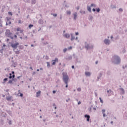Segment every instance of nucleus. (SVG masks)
Here are the masks:
<instances>
[{
	"label": "nucleus",
	"instance_id": "6ab92c4d",
	"mask_svg": "<svg viewBox=\"0 0 127 127\" xmlns=\"http://www.w3.org/2000/svg\"><path fill=\"white\" fill-rule=\"evenodd\" d=\"M93 16L91 15H90L88 17V19L89 20H90V21H92V20H93Z\"/></svg>",
	"mask_w": 127,
	"mask_h": 127
},
{
	"label": "nucleus",
	"instance_id": "09e8293b",
	"mask_svg": "<svg viewBox=\"0 0 127 127\" xmlns=\"http://www.w3.org/2000/svg\"><path fill=\"white\" fill-rule=\"evenodd\" d=\"M3 117L4 118H6V117H7V114H6V113H5V115H3Z\"/></svg>",
	"mask_w": 127,
	"mask_h": 127
},
{
	"label": "nucleus",
	"instance_id": "7c9ffc66",
	"mask_svg": "<svg viewBox=\"0 0 127 127\" xmlns=\"http://www.w3.org/2000/svg\"><path fill=\"white\" fill-rule=\"evenodd\" d=\"M51 15H53V16H54L55 17H57V14L51 13Z\"/></svg>",
	"mask_w": 127,
	"mask_h": 127
},
{
	"label": "nucleus",
	"instance_id": "f257e3e1",
	"mask_svg": "<svg viewBox=\"0 0 127 127\" xmlns=\"http://www.w3.org/2000/svg\"><path fill=\"white\" fill-rule=\"evenodd\" d=\"M112 63L115 65H119L121 64V58L118 55H114L112 57L111 59Z\"/></svg>",
	"mask_w": 127,
	"mask_h": 127
},
{
	"label": "nucleus",
	"instance_id": "72a5a7b5",
	"mask_svg": "<svg viewBox=\"0 0 127 127\" xmlns=\"http://www.w3.org/2000/svg\"><path fill=\"white\" fill-rule=\"evenodd\" d=\"M96 5L95 4H94V3H92L91 4V7L94 6V7H96Z\"/></svg>",
	"mask_w": 127,
	"mask_h": 127
},
{
	"label": "nucleus",
	"instance_id": "473e14b6",
	"mask_svg": "<svg viewBox=\"0 0 127 127\" xmlns=\"http://www.w3.org/2000/svg\"><path fill=\"white\" fill-rule=\"evenodd\" d=\"M12 81H13L12 80H9L8 83L9 84H12Z\"/></svg>",
	"mask_w": 127,
	"mask_h": 127
},
{
	"label": "nucleus",
	"instance_id": "5701e85b",
	"mask_svg": "<svg viewBox=\"0 0 127 127\" xmlns=\"http://www.w3.org/2000/svg\"><path fill=\"white\" fill-rule=\"evenodd\" d=\"M120 90L122 92V94H125V90L124 89V88H120Z\"/></svg>",
	"mask_w": 127,
	"mask_h": 127
},
{
	"label": "nucleus",
	"instance_id": "9b49d317",
	"mask_svg": "<svg viewBox=\"0 0 127 127\" xmlns=\"http://www.w3.org/2000/svg\"><path fill=\"white\" fill-rule=\"evenodd\" d=\"M73 15L74 20H76V19H77V15H78V13H77V12H75L73 14Z\"/></svg>",
	"mask_w": 127,
	"mask_h": 127
},
{
	"label": "nucleus",
	"instance_id": "5fc2aeb1",
	"mask_svg": "<svg viewBox=\"0 0 127 127\" xmlns=\"http://www.w3.org/2000/svg\"><path fill=\"white\" fill-rule=\"evenodd\" d=\"M103 118H105V117H106V113H104V114H103Z\"/></svg>",
	"mask_w": 127,
	"mask_h": 127
},
{
	"label": "nucleus",
	"instance_id": "864d4df0",
	"mask_svg": "<svg viewBox=\"0 0 127 127\" xmlns=\"http://www.w3.org/2000/svg\"><path fill=\"white\" fill-rule=\"evenodd\" d=\"M8 124H9V125H11V120H10V121H9Z\"/></svg>",
	"mask_w": 127,
	"mask_h": 127
},
{
	"label": "nucleus",
	"instance_id": "e433bc0d",
	"mask_svg": "<svg viewBox=\"0 0 127 127\" xmlns=\"http://www.w3.org/2000/svg\"><path fill=\"white\" fill-rule=\"evenodd\" d=\"M31 27H33V25H32V24H30L29 25V28H31Z\"/></svg>",
	"mask_w": 127,
	"mask_h": 127
},
{
	"label": "nucleus",
	"instance_id": "f03ea898",
	"mask_svg": "<svg viewBox=\"0 0 127 127\" xmlns=\"http://www.w3.org/2000/svg\"><path fill=\"white\" fill-rule=\"evenodd\" d=\"M63 80L66 84L65 88H68V81L69 80V76L67 75L66 72H63Z\"/></svg>",
	"mask_w": 127,
	"mask_h": 127
},
{
	"label": "nucleus",
	"instance_id": "f3484780",
	"mask_svg": "<svg viewBox=\"0 0 127 127\" xmlns=\"http://www.w3.org/2000/svg\"><path fill=\"white\" fill-rule=\"evenodd\" d=\"M38 23H39V24H43V20L42 19H40L38 21Z\"/></svg>",
	"mask_w": 127,
	"mask_h": 127
},
{
	"label": "nucleus",
	"instance_id": "20e7f679",
	"mask_svg": "<svg viewBox=\"0 0 127 127\" xmlns=\"http://www.w3.org/2000/svg\"><path fill=\"white\" fill-rule=\"evenodd\" d=\"M104 43H105L106 45H110V44H111V41L108 39H105L104 40Z\"/></svg>",
	"mask_w": 127,
	"mask_h": 127
},
{
	"label": "nucleus",
	"instance_id": "680f3d73",
	"mask_svg": "<svg viewBox=\"0 0 127 127\" xmlns=\"http://www.w3.org/2000/svg\"><path fill=\"white\" fill-rule=\"evenodd\" d=\"M17 31H20V28H17Z\"/></svg>",
	"mask_w": 127,
	"mask_h": 127
},
{
	"label": "nucleus",
	"instance_id": "69168bd1",
	"mask_svg": "<svg viewBox=\"0 0 127 127\" xmlns=\"http://www.w3.org/2000/svg\"><path fill=\"white\" fill-rule=\"evenodd\" d=\"M75 35H79V33L78 32H76L75 33Z\"/></svg>",
	"mask_w": 127,
	"mask_h": 127
},
{
	"label": "nucleus",
	"instance_id": "c85d7f7f",
	"mask_svg": "<svg viewBox=\"0 0 127 127\" xmlns=\"http://www.w3.org/2000/svg\"><path fill=\"white\" fill-rule=\"evenodd\" d=\"M47 67H48V68H49V67H50V63L47 62Z\"/></svg>",
	"mask_w": 127,
	"mask_h": 127
},
{
	"label": "nucleus",
	"instance_id": "b1692460",
	"mask_svg": "<svg viewBox=\"0 0 127 127\" xmlns=\"http://www.w3.org/2000/svg\"><path fill=\"white\" fill-rule=\"evenodd\" d=\"M66 60H72V56L68 57L66 59Z\"/></svg>",
	"mask_w": 127,
	"mask_h": 127
},
{
	"label": "nucleus",
	"instance_id": "8fccbe9b",
	"mask_svg": "<svg viewBox=\"0 0 127 127\" xmlns=\"http://www.w3.org/2000/svg\"><path fill=\"white\" fill-rule=\"evenodd\" d=\"M12 66H13V67H15L16 66H15V63H14L12 64Z\"/></svg>",
	"mask_w": 127,
	"mask_h": 127
},
{
	"label": "nucleus",
	"instance_id": "13d9d810",
	"mask_svg": "<svg viewBox=\"0 0 127 127\" xmlns=\"http://www.w3.org/2000/svg\"><path fill=\"white\" fill-rule=\"evenodd\" d=\"M122 52H123V53H126V50H125V49H124V50H123Z\"/></svg>",
	"mask_w": 127,
	"mask_h": 127
},
{
	"label": "nucleus",
	"instance_id": "4d7b16f0",
	"mask_svg": "<svg viewBox=\"0 0 127 127\" xmlns=\"http://www.w3.org/2000/svg\"><path fill=\"white\" fill-rule=\"evenodd\" d=\"M23 39H26L27 38V36H25L24 38H23Z\"/></svg>",
	"mask_w": 127,
	"mask_h": 127
},
{
	"label": "nucleus",
	"instance_id": "de8ad7c7",
	"mask_svg": "<svg viewBox=\"0 0 127 127\" xmlns=\"http://www.w3.org/2000/svg\"><path fill=\"white\" fill-rule=\"evenodd\" d=\"M45 59H46V60H48V59H49V57H48V56H46Z\"/></svg>",
	"mask_w": 127,
	"mask_h": 127
},
{
	"label": "nucleus",
	"instance_id": "bb28decb",
	"mask_svg": "<svg viewBox=\"0 0 127 127\" xmlns=\"http://www.w3.org/2000/svg\"><path fill=\"white\" fill-rule=\"evenodd\" d=\"M111 8L112 9H113V8H116V5H111Z\"/></svg>",
	"mask_w": 127,
	"mask_h": 127
},
{
	"label": "nucleus",
	"instance_id": "49530a36",
	"mask_svg": "<svg viewBox=\"0 0 127 127\" xmlns=\"http://www.w3.org/2000/svg\"><path fill=\"white\" fill-rule=\"evenodd\" d=\"M107 74L109 75H111V71H107Z\"/></svg>",
	"mask_w": 127,
	"mask_h": 127
},
{
	"label": "nucleus",
	"instance_id": "a211bd4d",
	"mask_svg": "<svg viewBox=\"0 0 127 127\" xmlns=\"http://www.w3.org/2000/svg\"><path fill=\"white\" fill-rule=\"evenodd\" d=\"M6 112H7L9 116H12V113L11 112L10 110H6Z\"/></svg>",
	"mask_w": 127,
	"mask_h": 127
},
{
	"label": "nucleus",
	"instance_id": "ddd939ff",
	"mask_svg": "<svg viewBox=\"0 0 127 127\" xmlns=\"http://www.w3.org/2000/svg\"><path fill=\"white\" fill-rule=\"evenodd\" d=\"M40 95H41V91L39 90V91L36 92V97L38 98V97H40Z\"/></svg>",
	"mask_w": 127,
	"mask_h": 127
},
{
	"label": "nucleus",
	"instance_id": "79ce46f5",
	"mask_svg": "<svg viewBox=\"0 0 127 127\" xmlns=\"http://www.w3.org/2000/svg\"><path fill=\"white\" fill-rule=\"evenodd\" d=\"M100 11H101V9H99V8H97V9H96V11H97V12H99Z\"/></svg>",
	"mask_w": 127,
	"mask_h": 127
},
{
	"label": "nucleus",
	"instance_id": "423d86ee",
	"mask_svg": "<svg viewBox=\"0 0 127 127\" xmlns=\"http://www.w3.org/2000/svg\"><path fill=\"white\" fill-rule=\"evenodd\" d=\"M107 95H108V97L112 96V95H113V94H114V92H113V91H112V90H111V89L107 90Z\"/></svg>",
	"mask_w": 127,
	"mask_h": 127
},
{
	"label": "nucleus",
	"instance_id": "a19ab883",
	"mask_svg": "<svg viewBox=\"0 0 127 127\" xmlns=\"http://www.w3.org/2000/svg\"><path fill=\"white\" fill-rule=\"evenodd\" d=\"M77 91H78V92H81V88H78Z\"/></svg>",
	"mask_w": 127,
	"mask_h": 127
},
{
	"label": "nucleus",
	"instance_id": "dca6fc26",
	"mask_svg": "<svg viewBox=\"0 0 127 127\" xmlns=\"http://www.w3.org/2000/svg\"><path fill=\"white\" fill-rule=\"evenodd\" d=\"M64 37H65L66 38H70V34H69L66 33V34H65L64 35Z\"/></svg>",
	"mask_w": 127,
	"mask_h": 127
},
{
	"label": "nucleus",
	"instance_id": "7ed1b4c3",
	"mask_svg": "<svg viewBox=\"0 0 127 127\" xmlns=\"http://www.w3.org/2000/svg\"><path fill=\"white\" fill-rule=\"evenodd\" d=\"M85 48H86V50H90L91 49H93L94 48V45L92 44H88V43H85Z\"/></svg>",
	"mask_w": 127,
	"mask_h": 127
},
{
	"label": "nucleus",
	"instance_id": "603ef678",
	"mask_svg": "<svg viewBox=\"0 0 127 127\" xmlns=\"http://www.w3.org/2000/svg\"><path fill=\"white\" fill-rule=\"evenodd\" d=\"M8 14H9L10 15H12V13H11V12H8Z\"/></svg>",
	"mask_w": 127,
	"mask_h": 127
},
{
	"label": "nucleus",
	"instance_id": "1a4fd4ad",
	"mask_svg": "<svg viewBox=\"0 0 127 127\" xmlns=\"http://www.w3.org/2000/svg\"><path fill=\"white\" fill-rule=\"evenodd\" d=\"M12 96H9L8 97H6V100H7V101H13V99H12Z\"/></svg>",
	"mask_w": 127,
	"mask_h": 127
},
{
	"label": "nucleus",
	"instance_id": "f8f14e48",
	"mask_svg": "<svg viewBox=\"0 0 127 127\" xmlns=\"http://www.w3.org/2000/svg\"><path fill=\"white\" fill-rule=\"evenodd\" d=\"M85 76H86V77H90V76H91V73L90 72L86 71L85 72Z\"/></svg>",
	"mask_w": 127,
	"mask_h": 127
},
{
	"label": "nucleus",
	"instance_id": "aec40b11",
	"mask_svg": "<svg viewBox=\"0 0 127 127\" xmlns=\"http://www.w3.org/2000/svg\"><path fill=\"white\" fill-rule=\"evenodd\" d=\"M102 77V73H99V75L97 76V81H99L100 78Z\"/></svg>",
	"mask_w": 127,
	"mask_h": 127
},
{
	"label": "nucleus",
	"instance_id": "c03bdc74",
	"mask_svg": "<svg viewBox=\"0 0 127 127\" xmlns=\"http://www.w3.org/2000/svg\"><path fill=\"white\" fill-rule=\"evenodd\" d=\"M3 81L4 82H3V83H5V81H7V78H5L4 79H3Z\"/></svg>",
	"mask_w": 127,
	"mask_h": 127
},
{
	"label": "nucleus",
	"instance_id": "a18cd8bd",
	"mask_svg": "<svg viewBox=\"0 0 127 127\" xmlns=\"http://www.w3.org/2000/svg\"><path fill=\"white\" fill-rule=\"evenodd\" d=\"M72 48H73V47H72V46H70L68 48V50H71V49H72Z\"/></svg>",
	"mask_w": 127,
	"mask_h": 127
},
{
	"label": "nucleus",
	"instance_id": "4c0bfd02",
	"mask_svg": "<svg viewBox=\"0 0 127 127\" xmlns=\"http://www.w3.org/2000/svg\"><path fill=\"white\" fill-rule=\"evenodd\" d=\"M66 51H67V48H64L63 50L64 53H65L66 52Z\"/></svg>",
	"mask_w": 127,
	"mask_h": 127
},
{
	"label": "nucleus",
	"instance_id": "c9c22d12",
	"mask_svg": "<svg viewBox=\"0 0 127 127\" xmlns=\"http://www.w3.org/2000/svg\"><path fill=\"white\" fill-rule=\"evenodd\" d=\"M15 54H19L20 51H16L15 52Z\"/></svg>",
	"mask_w": 127,
	"mask_h": 127
},
{
	"label": "nucleus",
	"instance_id": "6e6552de",
	"mask_svg": "<svg viewBox=\"0 0 127 127\" xmlns=\"http://www.w3.org/2000/svg\"><path fill=\"white\" fill-rule=\"evenodd\" d=\"M52 65H55L56 64V62H58V59L55 58V60L52 61Z\"/></svg>",
	"mask_w": 127,
	"mask_h": 127
},
{
	"label": "nucleus",
	"instance_id": "3c124183",
	"mask_svg": "<svg viewBox=\"0 0 127 127\" xmlns=\"http://www.w3.org/2000/svg\"><path fill=\"white\" fill-rule=\"evenodd\" d=\"M15 77V75H14V74H13L12 75V79H14Z\"/></svg>",
	"mask_w": 127,
	"mask_h": 127
},
{
	"label": "nucleus",
	"instance_id": "412c9836",
	"mask_svg": "<svg viewBox=\"0 0 127 127\" xmlns=\"http://www.w3.org/2000/svg\"><path fill=\"white\" fill-rule=\"evenodd\" d=\"M87 10H88V11H89V12H92V10L91 9V7L88 6H87Z\"/></svg>",
	"mask_w": 127,
	"mask_h": 127
},
{
	"label": "nucleus",
	"instance_id": "bf43d9fd",
	"mask_svg": "<svg viewBox=\"0 0 127 127\" xmlns=\"http://www.w3.org/2000/svg\"><path fill=\"white\" fill-rule=\"evenodd\" d=\"M35 74H36L35 71L33 72L32 75H35Z\"/></svg>",
	"mask_w": 127,
	"mask_h": 127
},
{
	"label": "nucleus",
	"instance_id": "ea45409f",
	"mask_svg": "<svg viewBox=\"0 0 127 127\" xmlns=\"http://www.w3.org/2000/svg\"><path fill=\"white\" fill-rule=\"evenodd\" d=\"M3 51V48L2 47V49H1V50H0V52L1 53H2Z\"/></svg>",
	"mask_w": 127,
	"mask_h": 127
},
{
	"label": "nucleus",
	"instance_id": "f704fd0d",
	"mask_svg": "<svg viewBox=\"0 0 127 127\" xmlns=\"http://www.w3.org/2000/svg\"><path fill=\"white\" fill-rule=\"evenodd\" d=\"M12 74L11 73H9V78L11 79L12 78Z\"/></svg>",
	"mask_w": 127,
	"mask_h": 127
},
{
	"label": "nucleus",
	"instance_id": "052dcab7",
	"mask_svg": "<svg viewBox=\"0 0 127 127\" xmlns=\"http://www.w3.org/2000/svg\"><path fill=\"white\" fill-rule=\"evenodd\" d=\"M70 98H68V99L66 100V102H67V103H68V101H70Z\"/></svg>",
	"mask_w": 127,
	"mask_h": 127
},
{
	"label": "nucleus",
	"instance_id": "e2e57ef3",
	"mask_svg": "<svg viewBox=\"0 0 127 127\" xmlns=\"http://www.w3.org/2000/svg\"><path fill=\"white\" fill-rule=\"evenodd\" d=\"M18 23H21V20H18Z\"/></svg>",
	"mask_w": 127,
	"mask_h": 127
},
{
	"label": "nucleus",
	"instance_id": "58836bf2",
	"mask_svg": "<svg viewBox=\"0 0 127 127\" xmlns=\"http://www.w3.org/2000/svg\"><path fill=\"white\" fill-rule=\"evenodd\" d=\"M119 10L120 11V12H123V8H119Z\"/></svg>",
	"mask_w": 127,
	"mask_h": 127
},
{
	"label": "nucleus",
	"instance_id": "2f4dec72",
	"mask_svg": "<svg viewBox=\"0 0 127 127\" xmlns=\"http://www.w3.org/2000/svg\"><path fill=\"white\" fill-rule=\"evenodd\" d=\"M66 13H67V14H68L69 15H70V14H71V11H67Z\"/></svg>",
	"mask_w": 127,
	"mask_h": 127
},
{
	"label": "nucleus",
	"instance_id": "4be33fe9",
	"mask_svg": "<svg viewBox=\"0 0 127 127\" xmlns=\"http://www.w3.org/2000/svg\"><path fill=\"white\" fill-rule=\"evenodd\" d=\"M31 3L32 4H35L36 3V0H32Z\"/></svg>",
	"mask_w": 127,
	"mask_h": 127
},
{
	"label": "nucleus",
	"instance_id": "37998d69",
	"mask_svg": "<svg viewBox=\"0 0 127 127\" xmlns=\"http://www.w3.org/2000/svg\"><path fill=\"white\" fill-rule=\"evenodd\" d=\"M127 65H123V69H126V68H127Z\"/></svg>",
	"mask_w": 127,
	"mask_h": 127
},
{
	"label": "nucleus",
	"instance_id": "c756f323",
	"mask_svg": "<svg viewBox=\"0 0 127 127\" xmlns=\"http://www.w3.org/2000/svg\"><path fill=\"white\" fill-rule=\"evenodd\" d=\"M99 100L100 101V103H101L102 104H103V103H104L103 99H102V98L101 97L99 98Z\"/></svg>",
	"mask_w": 127,
	"mask_h": 127
},
{
	"label": "nucleus",
	"instance_id": "774afa93",
	"mask_svg": "<svg viewBox=\"0 0 127 127\" xmlns=\"http://www.w3.org/2000/svg\"><path fill=\"white\" fill-rule=\"evenodd\" d=\"M9 37H10V38H11V39H13V37H12L11 36Z\"/></svg>",
	"mask_w": 127,
	"mask_h": 127
},
{
	"label": "nucleus",
	"instance_id": "0e129e2a",
	"mask_svg": "<svg viewBox=\"0 0 127 127\" xmlns=\"http://www.w3.org/2000/svg\"><path fill=\"white\" fill-rule=\"evenodd\" d=\"M44 44L45 45H46L47 44H48V42H46V43H44Z\"/></svg>",
	"mask_w": 127,
	"mask_h": 127
},
{
	"label": "nucleus",
	"instance_id": "39448f33",
	"mask_svg": "<svg viewBox=\"0 0 127 127\" xmlns=\"http://www.w3.org/2000/svg\"><path fill=\"white\" fill-rule=\"evenodd\" d=\"M5 35L7 37H9L10 36H11V33L10 32V31H9V30L8 29L6 30Z\"/></svg>",
	"mask_w": 127,
	"mask_h": 127
},
{
	"label": "nucleus",
	"instance_id": "4468645a",
	"mask_svg": "<svg viewBox=\"0 0 127 127\" xmlns=\"http://www.w3.org/2000/svg\"><path fill=\"white\" fill-rule=\"evenodd\" d=\"M7 18V22L6 23V25H7V24H11V22L9 21L10 18L6 17Z\"/></svg>",
	"mask_w": 127,
	"mask_h": 127
},
{
	"label": "nucleus",
	"instance_id": "9d476101",
	"mask_svg": "<svg viewBox=\"0 0 127 127\" xmlns=\"http://www.w3.org/2000/svg\"><path fill=\"white\" fill-rule=\"evenodd\" d=\"M84 118H85L86 119H87V122H90V115H84Z\"/></svg>",
	"mask_w": 127,
	"mask_h": 127
},
{
	"label": "nucleus",
	"instance_id": "6e6d98bb",
	"mask_svg": "<svg viewBox=\"0 0 127 127\" xmlns=\"http://www.w3.org/2000/svg\"><path fill=\"white\" fill-rule=\"evenodd\" d=\"M20 97H23V94L20 93Z\"/></svg>",
	"mask_w": 127,
	"mask_h": 127
},
{
	"label": "nucleus",
	"instance_id": "cd10ccee",
	"mask_svg": "<svg viewBox=\"0 0 127 127\" xmlns=\"http://www.w3.org/2000/svg\"><path fill=\"white\" fill-rule=\"evenodd\" d=\"M101 112H102V114H103V115H104V114H105V113H106V110L102 109Z\"/></svg>",
	"mask_w": 127,
	"mask_h": 127
},
{
	"label": "nucleus",
	"instance_id": "0eeeda50",
	"mask_svg": "<svg viewBox=\"0 0 127 127\" xmlns=\"http://www.w3.org/2000/svg\"><path fill=\"white\" fill-rule=\"evenodd\" d=\"M18 45H19V43H16L15 44H11V46L13 48H17V46Z\"/></svg>",
	"mask_w": 127,
	"mask_h": 127
},
{
	"label": "nucleus",
	"instance_id": "a878e982",
	"mask_svg": "<svg viewBox=\"0 0 127 127\" xmlns=\"http://www.w3.org/2000/svg\"><path fill=\"white\" fill-rule=\"evenodd\" d=\"M12 81L15 82V83H16L17 82V79L16 78H12Z\"/></svg>",
	"mask_w": 127,
	"mask_h": 127
},
{
	"label": "nucleus",
	"instance_id": "393cba45",
	"mask_svg": "<svg viewBox=\"0 0 127 127\" xmlns=\"http://www.w3.org/2000/svg\"><path fill=\"white\" fill-rule=\"evenodd\" d=\"M93 108V105H91V107H89V108H88V111H89V112H92V108Z\"/></svg>",
	"mask_w": 127,
	"mask_h": 127
},
{
	"label": "nucleus",
	"instance_id": "2eb2a0df",
	"mask_svg": "<svg viewBox=\"0 0 127 127\" xmlns=\"http://www.w3.org/2000/svg\"><path fill=\"white\" fill-rule=\"evenodd\" d=\"M70 35H71V39H70V40L71 41H73L74 40V39H75V36H74L73 35V34H70Z\"/></svg>",
	"mask_w": 127,
	"mask_h": 127
},
{
	"label": "nucleus",
	"instance_id": "338daca9",
	"mask_svg": "<svg viewBox=\"0 0 127 127\" xmlns=\"http://www.w3.org/2000/svg\"><path fill=\"white\" fill-rule=\"evenodd\" d=\"M93 109L94 111H96V107H93Z\"/></svg>",
	"mask_w": 127,
	"mask_h": 127
}]
</instances>
